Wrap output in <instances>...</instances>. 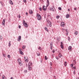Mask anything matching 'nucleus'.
Listing matches in <instances>:
<instances>
[{"instance_id": "45", "label": "nucleus", "mask_w": 79, "mask_h": 79, "mask_svg": "<svg viewBox=\"0 0 79 79\" xmlns=\"http://www.w3.org/2000/svg\"><path fill=\"white\" fill-rule=\"evenodd\" d=\"M19 29H20V28H21V26H19Z\"/></svg>"}, {"instance_id": "40", "label": "nucleus", "mask_w": 79, "mask_h": 79, "mask_svg": "<svg viewBox=\"0 0 79 79\" xmlns=\"http://www.w3.org/2000/svg\"><path fill=\"white\" fill-rule=\"evenodd\" d=\"M56 58L57 59V60H58V57L56 56Z\"/></svg>"}, {"instance_id": "41", "label": "nucleus", "mask_w": 79, "mask_h": 79, "mask_svg": "<svg viewBox=\"0 0 79 79\" xmlns=\"http://www.w3.org/2000/svg\"><path fill=\"white\" fill-rule=\"evenodd\" d=\"M76 73V71H74L73 72V73L74 74H75V73Z\"/></svg>"}, {"instance_id": "44", "label": "nucleus", "mask_w": 79, "mask_h": 79, "mask_svg": "<svg viewBox=\"0 0 79 79\" xmlns=\"http://www.w3.org/2000/svg\"><path fill=\"white\" fill-rule=\"evenodd\" d=\"M74 10H76L77 9L76 8H74Z\"/></svg>"}, {"instance_id": "18", "label": "nucleus", "mask_w": 79, "mask_h": 79, "mask_svg": "<svg viewBox=\"0 0 79 79\" xmlns=\"http://www.w3.org/2000/svg\"><path fill=\"white\" fill-rule=\"evenodd\" d=\"M59 57H60V58H61V56H62V55H61V54L60 53L59 54Z\"/></svg>"}, {"instance_id": "1", "label": "nucleus", "mask_w": 79, "mask_h": 79, "mask_svg": "<svg viewBox=\"0 0 79 79\" xmlns=\"http://www.w3.org/2000/svg\"><path fill=\"white\" fill-rule=\"evenodd\" d=\"M48 5H49V1L48 0L47 2L46 6H44L43 7V10H44V11L47 10V7L48 6Z\"/></svg>"}, {"instance_id": "14", "label": "nucleus", "mask_w": 79, "mask_h": 79, "mask_svg": "<svg viewBox=\"0 0 79 79\" xmlns=\"http://www.w3.org/2000/svg\"><path fill=\"white\" fill-rule=\"evenodd\" d=\"M78 33V32L77 31H75V32H74V34L75 35H77Z\"/></svg>"}, {"instance_id": "49", "label": "nucleus", "mask_w": 79, "mask_h": 79, "mask_svg": "<svg viewBox=\"0 0 79 79\" xmlns=\"http://www.w3.org/2000/svg\"><path fill=\"white\" fill-rule=\"evenodd\" d=\"M26 15H28L27 13H26Z\"/></svg>"}, {"instance_id": "22", "label": "nucleus", "mask_w": 79, "mask_h": 79, "mask_svg": "<svg viewBox=\"0 0 79 79\" xmlns=\"http://www.w3.org/2000/svg\"><path fill=\"white\" fill-rule=\"evenodd\" d=\"M66 31L67 32V34H66V35H68V30L67 29H66Z\"/></svg>"}, {"instance_id": "12", "label": "nucleus", "mask_w": 79, "mask_h": 79, "mask_svg": "<svg viewBox=\"0 0 79 79\" xmlns=\"http://www.w3.org/2000/svg\"><path fill=\"white\" fill-rule=\"evenodd\" d=\"M21 36H19V37L18 38V41H20V40H21Z\"/></svg>"}, {"instance_id": "27", "label": "nucleus", "mask_w": 79, "mask_h": 79, "mask_svg": "<svg viewBox=\"0 0 79 79\" xmlns=\"http://www.w3.org/2000/svg\"><path fill=\"white\" fill-rule=\"evenodd\" d=\"M45 59L46 60H47V56H45Z\"/></svg>"}, {"instance_id": "16", "label": "nucleus", "mask_w": 79, "mask_h": 79, "mask_svg": "<svg viewBox=\"0 0 79 79\" xmlns=\"http://www.w3.org/2000/svg\"><path fill=\"white\" fill-rule=\"evenodd\" d=\"M29 13L30 14H32L33 13V12L31 10H29Z\"/></svg>"}, {"instance_id": "48", "label": "nucleus", "mask_w": 79, "mask_h": 79, "mask_svg": "<svg viewBox=\"0 0 79 79\" xmlns=\"http://www.w3.org/2000/svg\"><path fill=\"white\" fill-rule=\"evenodd\" d=\"M38 49H39V50H40V47Z\"/></svg>"}, {"instance_id": "35", "label": "nucleus", "mask_w": 79, "mask_h": 79, "mask_svg": "<svg viewBox=\"0 0 79 79\" xmlns=\"http://www.w3.org/2000/svg\"><path fill=\"white\" fill-rule=\"evenodd\" d=\"M23 48H26V46H23Z\"/></svg>"}, {"instance_id": "8", "label": "nucleus", "mask_w": 79, "mask_h": 79, "mask_svg": "<svg viewBox=\"0 0 79 79\" xmlns=\"http://www.w3.org/2000/svg\"><path fill=\"white\" fill-rule=\"evenodd\" d=\"M55 7L54 6H52L51 8V11H54V10H55Z\"/></svg>"}, {"instance_id": "30", "label": "nucleus", "mask_w": 79, "mask_h": 79, "mask_svg": "<svg viewBox=\"0 0 79 79\" xmlns=\"http://www.w3.org/2000/svg\"><path fill=\"white\" fill-rule=\"evenodd\" d=\"M23 2L24 3H26V0H23Z\"/></svg>"}, {"instance_id": "19", "label": "nucleus", "mask_w": 79, "mask_h": 79, "mask_svg": "<svg viewBox=\"0 0 79 79\" xmlns=\"http://www.w3.org/2000/svg\"><path fill=\"white\" fill-rule=\"evenodd\" d=\"M56 19H59L60 18V16L59 15H56Z\"/></svg>"}, {"instance_id": "58", "label": "nucleus", "mask_w": 79, "mask_h": 79, "mask_svg": "<svg viewBox=\"0 0 79 79\" xmlns=\"http://www.w3.org/2000/svg\"><path fill=\"white\" fill-rule=\"evenodd\" d=\"M55 79H56V78H55Z\"/></svg>"}, {"instance_id": "11", "label": "nucleus", "mask_w": 79, "mask_h": 79, "mask_svg": "<svg viewBox=\"0 0 79 79\" xmlns=\"http://www.w3.org/2000/svg\"><path fill=\"white\" fill-rule=\"evenodd\" d=\"M60 44H61L60 45V47L61 48H64V47H63V42H61Z\"/></svg>"}, {"instance_id": "26", "label": "nucleus", "mask_w": 79, "mask_h": 79, "mask_svg": "<svg viewBox=\"0 0 79 79\" xmlns=\"http://www.w3.org/2000/svg\"><path fill=\"white\" fill-rule=\"evenodd\" d=\"M49 24H50L49 23H47V26L48 27V26H49Z\"/></svg>"}, {"instance_id": "4", "label": "nucleus", "mask_w": 79, "mask_h": 79, "mask_svg": "<svg viewBox=\"0 0 79 79\" xmlns=\"http://www.w3.org/2000/svg\"><path fill=\"white\" fill-rule=\"evenodd\" d=\"M36 16L38 20H39V21H40V20H41V19H42L41 18V16L39 14H37L36 15Z\"/></svg>"}, {"instance_id": "15", "label": "nucleus", "mask_w": 79, "mask_h": 79, "mask_svg": "<svg viewBox=\"0 0 79 79\" xmlns=\"http://www.w3.org/2000/svg\"><path fill=\"white\" fill-rule=\"evenodd\" d=\"M69 17V14H67V15H66V18H68Z\"/></svg>"}, {"instance_id": "56", "label": "nucleus", "mask_w": 79, "mask_h": 79, "mask_svg": "<svg viewBox=\"0 0 79 79\" xmlns=\"http://www.w3.org/2000/svg\"><path fill=\"white\" fill-rule=\"evenodd\" d=\"M62 30H64V29H62Z\"/></svg>"}, {"instance_id": "20", "label": "nucleus", "mask_w": 79, "mask_h": 79, "mask_svg": "<svg viewBox=\"0 0 79 79\" xmlns=\"http://www.w3.org/2000/svg\"><path fill=\"white\" fill-rule=\"evenodd\" d=\"M67 65V62H66V61H65L64 63V66H66Z\"/></svg>"}, {"instance_id": "24", "label": "nucleus", "mask_w": 79, "mask_h": 79, "mask_svg": "<svg viewBox=\"0 0 79 79\" xmlns=\"http://www.w3.org/2000/svg\"><path fill=\"white\" fill-rule=\"evenodd\" d=\"M5 78H6V77H5V76H2V79H5Z\"/></svg>"}, {"instance_id": "42", "label": "nucleus", "mask_w": 79, "mask_h": 79, "mask_svg": "<svg viewBox=\"0 0 79 79\" xmlns=\"http://www.w3.org/2000/svg\"><path fill=\"white\" fill-rule=\"evenodd\" d=\"M52 53H55V50H53L52 51Z\"/></svg>"}, {"instance_id": "37", "label": "nucleus", "mask_w": 79, "mask_h": 79, "mask_svg": "<svg viewBox=\"0 0 79 79\" xmlns=\"http://www.w3.org/2000/svg\"><path fill=\"white\" fill-rule=\"evenodd\" d=\"M50 45H51V47H52V43H50Z\"/></svg>"}, {"instance_id": "29", "label": "nucleus", "mask_w": 79, "mask_h": 79, "mask_svg": "<svg viewBox=\"0 0 79 79\" xmlns=\"http://www.w3.org/2000/svg\"><path fill=\"white\" fill-rule=\"evenodd\" d=\"M37 56H40V53H37Z\"/></svg>"}, {"instance_id": "10", "label": "nucleus", "mask_w": 79, "mask_h": 79, "mask_svg": "<svg viewBox=\"0 0 79 79\" xmlns=\"http://www.w3.org/2000/svg\"><path fill=\"white\" fill-rule=\"evenodd\" d=\"M5 19H4L2 23V25H4V26H5Z\"/></svg>"}, {"instance_id": "2", "label": "nucleus", "mask_w": 79, "mask_h": 79, "mask_svg": "<svg viewBox=\"0 0 79 79\" xmlns=\"http://www.w3.org/2000/svg\"><path fill=\"white\" fill-rule=\"evenodd\" d=\"M31 66H32V62H29L28 65V68L29 70H31L32 69Z\"/></svg>"}, {"instance_id": "52", "label": "nucleus", "mask_w": 79, "mask_h": 79, "mask_svg": "<svg viewBox=\"0 0 79 79\" xmlns=\"http://www.w3.org/2000/svg\"><path fill=\"white\" fill-rule=\"evenodd\" d=\"M20 17H21V16H20V15H19V18H20Z\"/></svg>"}, {"instance_id": "31", "label": "nucleus", "mask_w": 79, "mask_h": 79, "mask_svg": "<svg viewBox=\"0 0 79 79\" xmlns=\"http://www.w3.org/2000/svg\"><path fill=\"white\" fill-rule=\"evenodd\" d=\"M72 69H76V67H73Z\"/></svg>"}, {"instance_id": "33", "label": "nucleus", "mask_w": 79, "mask_h": 79, "mask_svg": "<svg viewBox=\"0 0 79 79\" xmlns=\"http://www.w3.org/2000/svg\"><path fill=\"white\" fill-rule=\"evenodd\" d=\"M7 57L9 58H10V55H8Z\"/></svg>"}, {"instance_id": "38", "label": "nucleus", "mask_w": 79, "mask_h": 79, "mask_svg": "<svg viewBox=\"0 0 79 79\" xmlns=\"http://www.w3.org/2000/svg\"><path fill=\"white\" fill-rule=\"evenodd\" d=\"M50 65H51V66H52V62H50Z\"/></svg>"}, {"instance_id": "36", "label": "nucleus", "mask_w": 79, "mask_h": 79, "mask_svg": "<svg viewBox=\"0 0 79 79\" xmlns=\"http://www.w3.org/2000/svg\"><path fill=\"white\" fill-rule=\"evenodd\" d=\"M2 39V36H0V39L1 40Z\"/></svg>"}, {"instance_id": "50", "label": "nucleus", "mask_w": 79, "mask_h": 79, "mask_svg": "<svg viewBox=\"0 0 79 79\" xmlns=\"http://www.w3.org/2000/svg\"><path fill=\"white\" fill-rule=\"evenodd\" d=\"M39 10H40V11H41V8H40Z\"/></svg>"}, {"instance_id": "46", "label": "nucleus", "mask_w": 79, "mask_h": 79, "mask_svg": "<svg viewBox=\"0 0 79 79\" xmlns=\"http://www.w3.org/2000/svg\"><path fill=\"white\" fill-rule=\"evenodd\" d=\"M3 56H4V57H5V55L3 54Z\"/></svg>"}, {"instance_id": "25", "label": "nucleus", "mask_w": 79, "mask_h": 79, "mask_svg": "<svg viewBox=\"0 0 79 79\" xmlns=\"http://www.w3.org/2000/svg\"><path fill=\"white\" fill-rule=\"evenodd\" d=\"M58 9L59 10H61V7H58Z\"/></svg>"}, {"instance_id": "54", "label": "nucleus", "mask_w": 79, "mask_h": 79, "mask_svg": "<svg viewBox=\"0 0 79 79\" xmlns=\"http://www.w3.org/2000/svg\"><path fill=\"white\" fill-rule=\"evenodd\" d=\"M77 79H79V78L77 77Z\"/></svg>"}, {"instance_id": "3", "label": "nucleus", "mask_w": 79, "mask_h": 79, "mask_svg": "<svg viewBox=\"0 0 79 79\" xmlns=\"http://www.w3.org/2000/svg\"><path fill=\"white\" fill-rule=\"evenodd\" d=\"M17 61L18 63L20 65V66H22V65H23V63L21 62V59H18Z\"/></svg>"}, {"instance_id": "39", "label": "nucleus", "mask_w": 79, "mask_h": 79, "mask_svg": "<svg viewBox=\"0 0 79 79\" xmlns=\"http://www.w3.org/2000/svg\"><path fill=\"white\" fill-rule=\"evenodd\" d=\"M19 51H22V49L21 48H19Z\"/></svg>"}, {"instance_id": "21", "label": "nucleus", "mask_w": 79, "mask_h": 79, "mask_svg": "<svg viewBox=\"0 0 79 79\" xmlns=\"http://www.w3.org/2000/svg\"><path fill=\"white\" fill-rule=\"evenodd\" d=\"M44 29L46 30V31H47V32H48V29H47V28L46 27H44Z\"/></svg>"}, {"instance_id": "59", "label": "nucleus", "mask_w": 79, "mask_h": 79, "mask_svg": "<svg viewBox=\"0 0 79 79\" xmlns=\"http://www.w3.org/2000/svg\"><path fill=\"white\" fill-rule=\"evenodd\" d=\"M30 1H31V0H30Z\"/></svg>"}, {"instance_id": "47", "label": "nucleus", "mask_w": 79, "mask_h": 79, "mask_svg": "<svg viewBox=\"0 0 79 79\" xmlns=\"http://www.w3.org/2000/svg\"><path fill=\"white\" fill-rule=\"evenodd\" d=\"M51 50H52V46L50 47Z\"/></svg>"}, {"instance_id": "55", "label": "nucleus", "mask_w": 79, "mask_h": 79, "mask_svg": "<svg viewBox=\"0 0 79 79\" xmlns=\"http://www.w3.org/2000/svg\"><path fill=\"white\" fill-rule=\"evenodd\" d=\"M68 11H70L69 9H68Z\"/></svg>"}, {"instance_id": "34", "label": "nucleus", "mask_w": 79, "mask_h": 79, "mask_svg": "<svg viewBox=\"0 0 79 79\" xmlns=\"http://www.w3.org/2000/svg\"><path fill=\"white\" fill-rule=\"evenodd\" d=\"M70 66L71 67H73V64H70Z\"/></svg>"}, {"instance_id": "53", "label": "nucleus", "mask_w": 79, "mask_h": 79, "mask_svg": "<svg viewBox=\"0 0 79 79\" xmlns=\"http://www.w3.org/2000/svg\"><path fill=\"white\" fill-rule=\"evenodd\" d=\"M57 40H59V39L57 38Z\"/></svg>"}, {"instance_id": "6", "label": "nucleus", "mask_w": 79, "mask_h": 79, "mask_svg": "<svg viewBox=\"0 0 79 79\" xmlns=\"http://www.w3.org/2000/svg\"><path fill=\"white\" fill-rule=\"evenodd\" d=\"M65 24V23L64 22H62L60 24V25L62 27H64V25Z\"/></svg>"}, {"instance_id": "13", "label": "nucleus", "mask_w": 79, "mask_h": 79, "mask_svg": "<svg viewBox=\"0 0 79 79\" xmlns=\"http://www.w3.org/2000/svg\"><path fill=\"white\" fill-rule=\"evenodd\" d=\"M72 49V47L71 46H70L68 47V50H71Z\"/></svg>"}, {"instance_id": "51", "label": "nucleus", "mask_w": 79, "mask_h": 79, "mask_svg": "<svg viewBox=\"0 0 79 79\" xmlns=\"http://www.w3.org/2000/svg\"><path fill=\"white\" fill-rule=\"evenodd\" d=\"M11 79H13V77H11Z\"/></svg>"}, {"instance_id": "28", "label": "nucleus", "mask_w": 79, "mask_h": 79, "mask_svg": "<svg viewBox=\"0 0 79 79\" xmlns=\"http://www.w3.org/2000/svg\"><path fill=\"white\" fill-rule=\"evenodd\" d=\"M9 46L10 47V46H11V44H10V41L9 42Z\"/></svg>"}, {"instance_id": "17", "label": "nucleus", "mask_w": 79, "mask_h": 79, "mask_svg": "<svg viewBox=\"0 0 79 79\" xmlns=\"http://www.w3.org/2000/svg\"><path fill=\"white\" fill-rule=\"evenodd\" d=\"M9 2H10V3L11 5H13V2H12V1L10 0Z\"/></svg>"}, {"instance_id": "57", "label": "nucleus", "mask_w": 79, "mask_h": 79, "mask_svg": "<svg viewBox=\"0 0 79 79\" xmlns=\"http://www.w3.org/2000/svg\"><path fill=\"white\" fill-rule=\"evenodd\" d=\"M26 66H27V64L26 65Z\"/></svg>"}, {"instance_id": "9", "label": "nucleus", "mask_w": 79, "mask_h": 79, "mask_svg": "<svg viewBox=\"0 0 79 79\" xmlns=\"http://www.w3.org/2000/svg\"><path fill=\"white\" fill-rule=\"evenodd\" d=\"M24 60L26 61V62H27V61H28V60H27V57H24Z\"/></svg>"}, {"instance_id": "32", "label": "nucleus", "mask_w": 79, "mask_h": 79, "mask_svg": "<svg viewBox=\"0 0 79 79\" xmlns=\"http://www.w3.org/2000/svg\"><path fill=\"white\" fill-rule=\"evenodd\" d=\"M24 73H27V70H25L24 71Z\"/></svg>"}, {"instance_id": "43", "label": "nucleus", "mask_w": 79, "mask_h": 79, "mask_svg": "<svg viewBox=\"0 0 79 79\" xmlns=\"http://www.w3.org/2000/svg\"><path fill=\"white\" fill-rule=\"evenodd\" d=\"M68 39L69 41L70 40V38H69V37H68Z\"/></svg>"}, {"instance_id": "23", "label": "nucleus", "mask_w": 79, "mask_h": 79, "mask_svg": "<svg viewBox=\"0 0 79 79\" xmlns=\"http://www.w3.org/2000/svg\"><path fill=\"white\" fill-rule=\"evenodd\" d=\"M19 52L21 55H23V52H22V51H20Z\"/></svg>"}, {"instance_id": "5", "label": "nucleus", "mask_w": 79, "mask_h": 79, "mask_svg": "<svg viewBox=\"0 0 79 79\" xmlns=\"http://www.w3.org/2000/svg\"><path fill=\"white\" fill-rule=\"evenodd\" d=\"M24 22L23 23V24L24 26L26 27H27L28 26L27 25V24L26 23H25V21L24 20H23Z\"/></svg>"}, {"instance_id": "7", "label": "nucleus", "mask_w": 79, "mask_h": 79, "mask_svg": "<svg viewBox=\"0 0 79 79\" xmlns=\"http://www.w3.org/2000/svg\"><path fill=\"white\" fill-rule=\"evenodd\" d=\"M47 21L48 23H49V26H50V27H51V26H52V23L51 22L49 21V20L48 19H47Z\"/></svg>"}]
</instances>
